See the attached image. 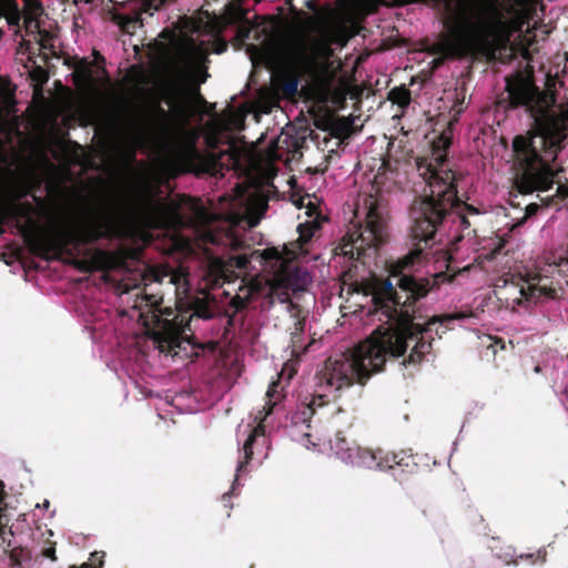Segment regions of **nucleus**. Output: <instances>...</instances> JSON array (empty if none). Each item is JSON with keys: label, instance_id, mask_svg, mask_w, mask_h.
<instances>
[{"label": "nucleus", "instance_id": "33", "mask_svg": "<svg viewBox=\"0 0 568 568\" xmlns=\"http://www.w3.org/2000/svg\"><path fill=\"white\" fill-rule=\"evenodd\" d=\"M505 243H506V241H505V240L499 239V240H498V243L496 244V246H495V247L489 252V254H488V258H489V260H494V258H496V256H497L498 254H500V253H501V251L504 250V247H505Z\"/></svg>", "mask_w": 568, "mask_h": 568}, {"label": "nucleus", "instance_id": "22", "mask_svg": "<svg viewBox=\"0 0 568 568\" xmlns=\"http://www.w3.org/2000/svg\"><path fill=\"white\" fill-rule=\"evenodd\" d=\"M540 282H541V280H539L537 284H528L527 288H525L523 286L520 288L521 296H524L526 300H530L535 296V292L539 291L540 294H542V295H546L549 297H555L556 288L547 287L546 285H541Z\"/></svg>", "mask_w": 568, "mask_h": 568}, {"label": "nucleus", "instance_id": "18", "mask_svg": "<svg viewBox=\"0 0 568 568\" xmlns=\"http://www.w3.org/2000/svg\"><path fill=\"white\" fill-rule=\"evenodd\" d=\"M263 432V428L261 425H258L256 428H254L251 434L248 435L247 439L245 440L243 445V460H241L237 465V471H242L245 466L250 463L253 456V444L256 440V437Z\"/></svg>", "mask_w": 568, "mask_h": 568}, {"label": "nucleus", "instance_id": "28", "mask_svg": "<svg viewBox=\"0 0 568 568\" xmlns=\"http://www.w3.org/2000/svg\"><path fill=\"white\" fill-rule=\"evenodd\" d=\"M120 26L124 32L132 34V33H134L135 29L139 27H142L143 23H142V19L140 18L139 14H135L133 17L123 16L121 18Z\"/></svg>", "mask_w": 568, "mask_h": 568}, {"label": "nucleus", "instance_id": "42", "mask_svg": "<svg viewBox=\"0 0 568 568\" xmlns=\"http://www.w3.org/2000/svg\"><path fill=\"white\" fill-rule=\"evenodd\" d=\"M47 534H48L50 537H52V536H53V532H52V530H50V529H49V530H47Z\"/></svg>", "mask_w": 568, "mask_h": 568}, {"label": "nucleus", "instance_id": "43", "mask_svg": "<svg viewBox=\"0 0 568 568\" xmlns=\"http://www.w3.org/2000/svg\"><path fill=\"white\" fill-rule=\"evenodd\" d=\"M291 1H292V0H286V3L288 4V3H291Z\"/></svg>", "mask_w": 568, "mask_h": 568}, {"label": "nucleus", "instance_id": "29", "mask_svg": "<svg viewBox=\"0 0 568 568\" xmlns=\"http://www.w3.org/2000/svg\"><path fill=\"white\" fill-rule=\"evenodd\" d=\"M521 560H529L531 564H544L547 560L546 548H539L535 552L520 554L518 556Z\"/></svg>", "mask_w": 568, "mask_h": 568}, {"label": "nucleus", "instance_id": "3", "mask_svg": "<svg viewBox=\"0 0 568 568\" xmlns=\"http://www.w3.org/2000/svg\"><path fill=\"white\" fill-rule=\"evenodd\" d=\"M505 90L509 108H524L532 119L527 135H517L513 140L517 165L514 184L521 194L547 191L555 183L550 162L556 160L568 138V114L555 110V92L540 90L532 75L516 72L507 77Z\"/></svg>", "mask_w": 568, "mask_h": 568}, {"label": "nucleus", "instance_id": "37", "mask_svg": "<svg viewBox=\"0 0 568 568\" xmlns=\"http://www.w3.org/2000/svg\"><path fill=\"white\" fill-rule=\"evenodd\" d=\"M537 210V205L536 204H528L527 207H526V212L527 214H532L535 213Z\"/></svg>", "mask_w": 568, "mask_h": 568}, {"label": "nucleus", "instance_id": "38", "mask_svg": "<svg viewBox=\"0 0 568 568\" xmlns=\"http://www.w3.org/2000/svg\"><path fill=\"white\" fill-rule=\"evenodd\" d=\"M3 487H4V486H3V483L0 480V503H2V501H3L4 496H6L4 490H3Z\"/></svg>", "mask_w": 568, "mask_h": 568}, {"label": "nucleus", "instance_id": "35", "mask_svg": "<svg viewBox=\"0 0 568 568\" xmlns=\"http://www.w3.org/2000/svg\"><path fill=\"white\" fill-rule=\"evenodd\" d=\"M227 49V43L224 40H217L214 49L215 53H222Z\"/></svg>", "mask_w": 568, "mask_h": 568}, {"label": "nucleus", "instance_id": "11", "mask_svg": "<svg viewBox=\"0 0 568 568\" xmlns=\"http://www.w3.org/2000/svg\"><path fill=\"white\" fill-rule=\"evenodd\" d=\"M282 390H283V388L281 387V382L280 381H273L270 384L268 389L266 392L267 402L263 406V408L261 410H258V413H257V415L255 417L256 419H260V422H263V420H265V418L268 415L272 414L274 407L283 398Z\"/></svg>", "mask_w": 568, "mask_h": 568}, {"label": "nucleus", "instance_id": "8", "mask_svg": "<svg viewBox=\"0 0 568 568\" xmlns=\"http://www.w3.org/2000/svg\"><path fill=\"white\" fill-rule=\"evenodd\" d=\"M386 453L383 449L372 450L358 446V452L355 453L349 464L368 469L389 470L390 464L384 462Z\"/></svg>", "mask_w": 568, "mask_h": 568}, {"label": "nucleus", "instance_id": "15", "mask_svg": "<svg viewBox=\"0 0 568 568\" xmlns=\"http://www.w3.org/2000/svg\"><path fill=\"white\" fill-rule=\"evenodd\" d=\"M7 18L9 24H19L20 10L17 0H0V20ZM3 31L0 29V39Z\"/></svg>", "mask_w": 568, "mask_h": 568}, {"label": "nucleus", "instance_id": "1", "mask_svg": "<svg viewBox=\"0 0 568 568\" xmlns=\"http://www.w3.org/2000/svg\"><path fill=\"white\" fill-rule=\"evenodd\" d=\"M433 156L434 162L418 163L428 193L416 197L410 206V237L414 247L390 266L392 276L397 277L399 292L389 278L373 287L374 311L390 323L376 327L354 348L339 356L328 357L316 374L317 385L323 390L337 393L354 384L364 386L373 375L385 369L388 359L404 356L410 344V353L402 365L418 366L433 348V326L466 317L458 312L433 316L424 324L416 322L423 318L417 314L416 303L440 284L452 282L456 275L447 273L453 260L448 251H437L446 264V272L439 271L429 277L404 273L427 258V250L438 242L436 237L448 221L457 222V230L462 232L455 242L463 240L464 232L466 235L476 233L470 230L469 217L479 215V210L458 197L456 173L444 169L447 153H433Z\"/></svg>", "mask_w": 568, "mask_h": 568}, {"label": "nucleus", "instance_id": "32", "mask_svg": "<svg viewBox=\"0 0 568 568\" xmlns=\"http://www.w3.org/2000/svg\"><path fill=\"white\" fill-rule=\"evenodd\" d=\"M77 71L82 73L84 78L87 79H90L92 77V69H91V64L90 62L87 60V59H82L78 67H77Z\"/></svg>", "mask_w": 568, "mask_h": 568}, {"label": "nucleus", "instance_id": "16", "mask_svg": "<svg viewBox=\"0 0 568 568\" xmlns=\"http://www.w3.org/2000/svg\"><path fill=\"white\" fill-rule=\"evenodd\" d=\"M248 297H242L240 295H235L230 300L227 310L225 311V315L227 316L226 329H230L234 326L235 315L245 311L248 306Z\"/></svg>", "mask_w": 568, "mask_h": 568}, {"label": "nucleus", "instance_id": "4", "mask_svg": "<svg viewBox=\"0 0 568 568\" xmlns=\"http://www.w3.org/2000/svg\"><path fill=\"white\" fill-rule=\"evenodd\" d=\"M196 97L204 101L200 94L197 84L185 85L181 79L169 80L161 89V100L168 103L172 111L165 110L159 102L151 109L150 129L156 135L172 141V160L174 165L182 173H193L195 175H216L222 169L223 152H215L220 140L216 135L205 138L210 150L201 151L197 145L195 133L174 128L172 118L185 120L191 113V99Z\"/></svg>", "mask_w": 568, "mask_h": 568}, {"label": "nucleus", "instance_id": "19", "mask_svg": "<svg viewBox=\"0 0 568 568\" xmlns=\"http://www.w3.org/2000/svg\"><path fill=\"white\" fill-rule=\"evenodd\" d=\"M388 100L399 108L405 109L412 101L410 91L404 87H395L388 92Z\"/></svg>", "mask_w": 568, "mask_h": 568}, {"label": "nucleus", "instance_id": "26", "mask_svg": "<svg viewBox=\"0 0 568 568\" xmlns=\"http://www.w3.org/2000/svg\"><path fill=\"white\" fill-rule=\"evenodd\" d=\"M7 523H3V516L0 514V547L7 552L12 547V538L14 536L11 527L8 528Z\"/></svg>", "mask_w": 568, "mask_h": 568}, {"label": "nucleus", "instance_id": "6", "mask_svg": "<svg viewBox=\"0 0 568 568\" xmlns=\"http://www.w3.org/2000/svg\"><path fill=\"white\" fill-rule=\"evenodd\" d=\"M387 223L375 200L367 206L365 224H358L347 232L341 243L343 255L362 261L367 251L377 248L387 241Z\"/></svg>", "mask_w": 568, "mask_h": 568}, {"label": "nucleus", "instance_id": "24", "mask_svg": "<svg viewBox=\"0 0 568 568\" xmlns=\"http://www.w3.org/2000/svg\"><path fill=\"white\" fill-rule=\"evenodd\" d=\"M318 227H320L318 223H316V222L301 223L297 226V232H298L297 241L300 242L301 247L306 245L312 240V237L315 234V231Z\"/></svg>", "mask_w": 568, "mask_h": 568}, {"label": "nucleus", "instance_id": "25", "mask_svg": "<svg viewBox=\"0 0 568 568\" xmlns=\"http://www.w3.org/2000/svg\"><path fill=\"white\" fill-rule=\"evenodd\" d=\"M55 541L51 540L50 538H45L42 541V545L39 549V552L36 555L34 560L37 561L41 557L43 559H49L52 562L57 561L58 558L55 555Z\"/></svg>", "mask_w": 568, "mask_h": 568}, {"label": "nucleus", "instance_id": "14", "mask_svg": "<svg viewBox=\"0 0 568 568\" xmlns=\"http://www.w3.org/2000/svg\"><path fill=\"white\" fill-rule=\"evenodd\" d=\"M267 209L268 203L265 196L256 195L250 200L247 207L250 227H255L260 223Z\"/></svg>", "mask_w": 568, "mask_h": 568}, {"label": "nucleus", "instance_id": "31", "mask_svg": "<svg viewBox=\"0 0 568 568\" xmlns=\"http://www.w3.org/2000/svg\"><path fill=\"white\" fill-rule=\"evenodd\" d=\"M103 554L99 555V552H93L91 555V562H85L81 565L80 567L71 566L70 568H102L103 566Z\"/></svg>", "mask_w": 568, "mask_h": 568}, {"label": "nucleus", "instance_id": "23", "mask_svg": "<svg viewBox=\"0 0 568 568\" xmlns=\"http://www.w3.org/2000/svg\"><path fill=\"white\" fill-rule=\"evenodd\" d=\"M270 304L273 305L275 302L286 303L290 301V294L286 287H283L280 282H273L270 285L268 292Z\"/></svg>", "mask_w": 568, "mask_h": 568}, {"label": "nucleus", "instance_id": "13", "mask_svg": "<svg viewBox=\"0 0 568 568\" xmlns=\"http://www.w3.org/2000/svg\"><path fill=\"white\" fill-rule=\"evenodd\" d=\"M332 449L343 462L349 463V460H353L355 453L358 452V445L348 440L338 432L334 442H332Z\"/></svg>", "mask_w": 568, "mask_h": 568}, {"label": "nucleus", "instance_id": "34", "mask_svg": "<svg viewBox=\"0 0 568 568\" xmlns=\"http://www.w3.org/2000/svg\"><path fill=\"white\" fill-rule=\"evenodd\" d=\"M250 264V260L246 255H240L236 257V266L240 268H246Z\"/></svg>", "mask_w": 568, "mask_h": 568}, {"label": "nucleus", "instance_id": "12", "mask_svg": "<svg viewBox=\"0 0 568 568\" xmlns=\"http://www.w3.org/2000/svg\"><path fill=\"white\" fill-rule=\"evenodd\" d=\"M384 462L390 464L389 469L399 467L403 471L413 473L417 468L413 454L405 450L399 453L387 452Z\"/></svg>", "mask_w": 568, "mask_h": 568}, {"label": "nucleus", "instance_id": "39", "mask_svg": "<svg viewBox=\"0 0 568 568\" xmlns=\"http://www.w3.org/2000/svg\"><path fill=\"white\" fill-rule=\"evenodd\" d=\"M564 190H567V191H568V187H566V186H565V185H562V184H559V185H558V187H557V192L559 193V192H561V191H564Z\"/></svg>", "mask_w": 568, "mask_h": 568}, {"label": "nucleus", "instance_id": "30", "mask_svg": "<svg viewBox=\"0 0 568 568\" xmlns=\"http://www.w3.org/2000/svg\"><path fill=\"white\" fill-rule=\"evenodd\" d=\"M555 271L565 280L566 285H568V257H560L559 261L555 263L554 272Z\"/></svg>", "mask_w": 568, "mask_h": 568}, {"label": "nucleus", "instance_id": "7", "mask_svg": "<svg viewBox=\"0 0 568 568\" xmlns=\"http://www.w3.org/2000/svg\"><path fill=\"white\" fill-rule=\"evenodd\" d=\"M331 49L321 42L308 47L295 49L285 68L284 77L281 83L282 92L287 98H294L298 93L301 77L315 78L321 68V55L328 57Z\"/></svg>", "mask_w": 568, "mask_h": 568}, {"label": "nucleus", "instance_id": "40", "mask_svg": "<svg viewBox=\"0 0 568 568\" xmlns=\"http://www.w3.org/2000/svg\"><path fill=\"white\" fill-rule=\"evenodd\" d=\"M534 371H535V373H540L541 372V367L539 365H536Z\"/></svg>", "mask_w": 568, "mask_h": 568}, {"label": "nucleus", "instance_id": "5", "mask_svg": "<svg viewBox=\"0 0 568 568\" xmlns=\"http://www.w3.org/2000/svg\"><path fill=\"white\" fill-rule=\"evenodd\" d=\"M151 307L141 313L148 335L158 344L161 352H171L180 347L186 333H192V323L197 320H212L220 314L216 300L210 294L195 297L187 310L175 312L161 307L162 298L148 297Z\"/></svg>", "mask_w": 568, "mask_h": 568}, {"label": "nucleus", "instance_id": "9", "mask_svg": "<svg viewBox=\"0 0 568 568\" xmlns=\"http://www.w3.org/2000/svg\"><path fill=\"white\" fill-rule=\"evenodd\" d=\"M150 275L153 277L154 282L164 283L166 282L170 285H174L175 290L180 288L186 290L189 284L187 276L189 274L183 270L175 268H164V270H152Z\"/></svg>", "mask_w": 568, "mask_h": 568}, {"label": "nucleus", "instance_id": "17", "mask_svg": "<svg viewBox=\"0 0 568 568\" xmlns=\"http://www.w3.org/2000/svg\"><path fill=\"white\" fill-rule=\"evenodd\" d=\"M142 211L151 219L161 220L166 214V205L162 201L150 196L142 203Z\"/></svg>", "mask_w": 568, "mask_h": 568}, {"label": "nucleus", "instance_id": "41", "mask_svg": "<svg viewBox=\"0 0 568 568\" xmlns=\"http://www.w3.org/2000/svg\"><path fill=\"white\" fill-rule=\"evenodd\" d=\"M311 3H312V0H306V6H307L308 8H312V7H311Z\"/></svg>", "mask_w": 568, "mask_h": 568}, {"label": "nucleus", "instance_id": "20", "mask_svg": "<svg viewBox=\"0 0 568 568\" xmlns=\"http://www.w3.org/2000/svg\"><path fill=\"white\" fill-rule=\"evenodd\" d=\"M329 403V398L327 394H317L312 395L308 403L304 404V408L302 410V415L304 416V420L306 418H311L318 407H323Z\"/></svg>", "mask_w": 568, "mask_h": 568}, {"label": "nucleus", "instance_id": "27", "mask_svg": "<svg viewBox=\"0 0 568 568\" xmlns=\"http://www.w3.org/2000/svg\"><path fill=\"white\" fill-rule=\"evenodd\" d=\"M332 131L336 138L346 139L352 133V121L345 118L339 119L333 124Z\"/></svg>", "mask_w": 568, "mask_h": 568}, {"label": "nucleus", "instance_id": "21", "mask_svg": "<svg viewBox=\"0 0 568 568\" xmlns=\"http://www.w3.org/2000/svg\"><path fill=\"white\" fill-rule=\"evenodd\" d=\"M7 552L12 567L21 568L23 561L32 559L31 551L22 546L12 547Z\"/></svg>", "mask_w": 568, "mask_h": 568}, {"label": "nucleus", "instance_id": "2", "mask_svg": "<svg viewBox=\"0 0 568 568\" xmlns=\"http://www.w3.org/2000/svg\"><path fill=\"white\" fill-rule=\"evenodd\" d=\"M31 210L29 203H0V235L4 233V225L14 221L30 252L37 256L48 260L50 256L60 258L67 255L72 258L73 265L89 272L126 270L128 262L140 256V251L129 245H120L113 251L87 247L100 240L111 241L122 236L123 230L113 219L78 215L52 231H43L30 219Z\"/></svg>", "mask_w": 568, "mask_h": 568}, {"label": "nucleus", "instance_id": "36", "mask_svg": "<svg viewBox=\"0 0 568 568\" xmlns=\"http://www.w3.org/2000/svg\"><path fill=\"white\" fill-rule=\"evenodd\" d=\"M497 344H499V346H500V348H501V349H503V348H505V343H504V341H503V339H500V338H496V339H495V343H494V344H491V345H489V347H490V348H493V352H494V353H496V345H497Z\"/></svg>", "mask_w": 568, "mask_h": 568}, {"label": "nucleus", "instance_id": "10", "mask_svg": "<svg viewBox=\"0 0 568 568\" xmlns=\"http://www.w3.org/2000/svg\"><path fill=\"white\" fill-rule=\"evenodd\" d=\"M227 20L230 23H236L237 24V38L241 41H245L250 39L251 32L253 29H255L257 26L252 23L246 12L242 8H230L227 12Z\"/></svg>", "mask_w": 568, "mask_h": 568}]
</instances>
